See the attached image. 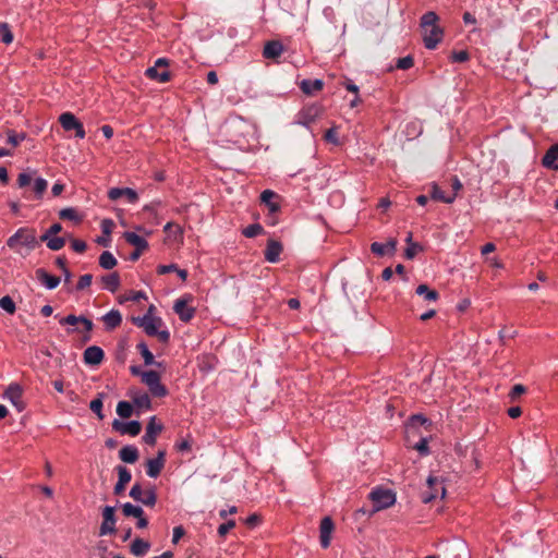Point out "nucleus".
Listing matches in <instances>:
<instances>
[{
	"instance_id": "f257e3e1",
	"label": "nucleus",
	"mask_w": 558,
	"mask_h": 558,
	"mask_svg": "<svg viewBox=\"0 0 558 558\" xmlns=\"http://www.w3.org/2000/svg\"><path fill=\"white\" fill-rule=\"evenodd\" d=\"M37 245L38 241L36 238V230L33 228H20L7 240V246L15 252H19L20 246H24L28 251H33Z\"/></svg>"
},
{
	"instance_id": "f03ea898",
	"label": "nucleus",
	"mask_w": 558,
	"mask_h": 558,
	"mask_svg": "<svg viewBox=\"0 0 558 558\" xmlns=\"http://www.w3.org/2000/svg\"><path fill=\"white\" fill-rule=\"evenodd\" d=\"M142 383H144L153 397L163 398L168 395L167 387L160 381V374L156 371H146L142 374Z\"/></svg>"
},
{
	"instance_id": "7ed1b4c3",
	"label": "nucleus",
	"mask_w": 558,
	"mask_h": 558,
	"mask_svg": "<svg viewBox=\"0 0 558 558\" xmlns=\"http://www.w3.org/2000/svg\"><path fill=\"white\" fill-rule=\"evenodd\" d=\"M193 301V296L189 293L182 295L175 300L173 305L174 313L179 316L183 323H189L195 316L196 310L193 306H189V303Z\"/></svg>"
},
{
	"instance_id": "20e7f679",
	"label": "nucleus",
	"mask_w": 558,
	"mask_h": 558,
	"mask_svg": "<svg viewBox=\"0 0 558 558\" xmlns=\"http://www.w3.org/2000/svg\"><path fill=\"white\" fill-rule=\"evenodd\" d=\"M153 308L154 306L151 305L148 310V313L144 316L132 317V323L137 327H142L144 331L150 337H154L156 333H158V327L162 324L160 317H151L149 315Z\"/></svg>"
},
{
	"instance_id": "39448f33",
	"label": "nucleus",
	"mask_w": 558,
	"mask_h": 558,
	"mask_svg": "<svg viewBox=\"0 0 558 558\" xmlns=\"http://www.w3.org/2000/svg\"><path fill=\"white\" fill-rule=\"evenodd\" d=\"M376 510L386 509L392 506L396 501V495L390 489L376 488L369 494Z\"/></svg>"
},
{
	"instance_id": "423d86ee",
	"label": "nucleus",
	"mask_w": 558,
	"mask_h": 558,
	"mask_svg": "<svg viewBox=\"0 0 558 558\" xmlns=\"http://www.w3.org/2000/svg\"><path fill=\"white\" fill-rule=\"evenodd\" d=\"M59 122L64 131H75L77 138L85 137L86 133L83 123L72 112H63L60 114Z\"/></svg>"
},
{
	"instance_id": "0eeeda50",
	"label": "nucleus",
	"mask_w": 558,
	"mask_h": 558,
	"mask_svg": "<svg viewBox=\"0 0 558 558\" xmlns=\"http://www.w3.org/2000/svg\"><path fill=\"white\" fill-rule=\"evenodd\" d=\"M114 511H116V509L112 506L104 507L102 512H101L102 522L99 527L100 536L111 535L117 532V529H116L117 518H116Z\"/></svg>"
},
{
	"instance_id": "6e6552de",
	"label": "nucleus",
	"mask_w": 558,
	"mask_h": 558,
	"mask_svg": "<svg viewBox=\"0 0 558 558\" xmlns=\"http://www.w3.org/2000/svg\"><path fill=\"white\" fill-rule=\"evenodd\" d=\"M4 397L11 401L17 412L25 410V402L23 401V388L17 383H12L4 391Z\"/></svg>"
},
{
	"instance_id": "1a4fd4ad",
	"label": "nucleus",
	"mask_w": 558,
	"mask_h": 558,
	"mask_svg": "<svg viewBox=\"0 0 558 558\" xmlns=\"http://www.w3.org/2000/svg\"><path fill=\"white\" fill-rule=\"evenodd\" d=\"M166 463V451L159 450L157 452L156 458L148 459L146 461V474L151 477L156 478L161 473L162 469L165 468Z\"/></svg>"
},
{
	"instance_id": "9d476101",
	"label": "nucleus",
	"mask_w": 558,
	"mask_h": 558,
	"mask_svg": "<svg viewBox=\"0 0 558 558\" xmlns=\"http://www.w3.org/2000/svg\"><path fill=\"white\" fill-rule=\"evenodd\" d=\"M112 428L121 435H130L135 437L141 433L142 424L138 421L122 422L116 418L112 422Z\"/></svg>"
},
{
	"instance_id": "9b49d317",
	"label": "nucleus",
	"mask_w": 558,
	"mask_h": 558,
	"mask_svg": "<svg viewBox=\"0 0 558 558\" xmlns=\"http://www.w3.org/2000/svg\"><path fill=\"white\" fill-rule=\"evenodd\" d=\"M427 485H428V492H425L423 494V501L425 504H428V502L433 501L434 499H436L438 494H440L441 498L445 496L446 489L442 486L441 481H439L437 477L429 476L427 478Z\"/></svg>"
},
{
	"instance_id": "f8f14e48",
	"label": "nucleus",
	"mask_w": 558,
	"mask_h": 558,
	"mask_svg": "<svg viewBox=\"0 0 558 558\" xmlns=\"http://www.w3.org/2000/svg\"><path fill=\"white\" fill-rule=\"evenodd\" d=\"M423 41L425 48L433 50L442 40L444 32L439 26L423 28Z\"/></svg>"
},
{
	"instance_id": "ddd939ff",
	"label": "nucleus",
	"mask_w": 558,
	"mask_h": 558,
	"mask_svg": "<svg viewBox=\"0 0 558 558\" xmlns=\"http://www.w3.org/2000/svg\"><path fill=\"white\" fill-rule=\"evenodd\" d=\"M333 530L335 524L332 519L330 517H324L319 525V543L324 549L330 546Z\"/></svg>"
},
{
	"instance_id": "4468645a",
	"label": "nucleus",
	"mask_w": 558,
	"mask_h": 558,
	"mask_svg": "<svg viewBox=\"0 0 558 558\" xmlns=\"http://www.w3.org/2000/svg\"><path fill=\"white\" fill-rule=\"evenodd\" d=\"M105 359L104 350L98 345H90L83 353V361L86 365L96 366Z\"/></svg>"
},
{
	"instance_id": "2eb2a0df",
	"label": "nucleus",
	"mask_w": 558,
	"mask_h": 558,
	"mask_svg": "<svg viewBox=\"0 0 558 558\" xmlns=\"http://www.w3.org/2000/svg\"><path fill=\"white\" fill-rule=\"evenodd\" d=\"M163 429L162 424L156 422V416H151L146 426V432L143 436V441L148 446H154L157 440V435Z\"/></svg>"
},
{
	"instance_id": "dca6fc26",
	"label": "nucleus",
	"mask_w": 558,
	"mask_h": 558,
	"mask_svg": "<svg viewBox=\"0 0 558 558\" xmlns=\"http://www.w3.org/2000/svg\"><path fill=\"white\" fill-rule=\"evenodd\" d=\"M108 197L111 201H117L120 197H126L129 203H136L138 201L137 192L131 187H112L108 192Z\"/></svg>"
},
{
	"instance_id": "f3484780",
	"label": "nucleus",
	"mask_w": 558,
	"mask_h": 558,
	"mask_svg": "<svg viewBox=\"0 0 558 558\" xmlns=\"http://www.w3.org/2000/svg\"><path fill=\"white\" fill-rule=\"evenodd\" d=\"M397 240L391 238L387 243L373 242L371 244V252L377 256L392 255L397 248Z\"/></svg>"
},
{
	"instance_id": "a211bd4d",
	"label": "nucleus",
	"mask_w": 558,
	"mask_h": 558,
	"mask_svg": "<svg viewBox=\"0 0 558 558\" xmlns=\"http://www.w3.org/2000/svg\"><path fill=\"white\" fill-rule=\"evenodd\" d=\"M35 275L36 279L49 290L56 289L60 283L59 277L50 275L44 268L36 269Z\"/></svg>"
},
{
	"instance_id": "6ab92c4d",
	"label": "nucleus",
	"mask_w": 558,
	"mask_h": 558,
	"mask_svg": "<svg viewBox=\"0 0 558 558\" xmlns=\"http://www.w3.org/2000/svg\"><path fill=\"white\" fill-rule=\"evenodd\" d=\"M129 397H131L132 403L137 409L151 410V400H150L148 393H146L144 391L135 390V391H130Z\"/></svg>"
},
{
	"instance_id": "aec40b11",
	"label": "nucleus",
	"mask_w": 558,
	"mask_h": 558,
	"mask_svg": "<svg viewBox=\"0 0 558 558\" xmlns=\"http://www.w3.org/2000/svg\"><path fill=\"white\" fill-rule=\"evenodd\" d=\"M281 252L282 244L279 241L269 240L264 252L265 259L269 263H277L280 258Z\"/></svg>"
},
{
	"instance_id": "412c9836",
	"label": "nucleus",
	"mask_w": 558,
	"mask_h": 558,
	"mask_svg": "<svg viewBox=\"0 0 558 558\" xmlns=\"http://www.w3.org/2000/svg\"><path fill=\"white\" fill-rule=\"evenodd\" d=\"M284 47L279 40L267 41L263 49V57L265 59H277L283 52Z\"/></svg>"
},
{
	"instance_id": "4be33fe9",
	"label": "nucleus",
	"mask_w": 558,
	"mask_h": 558,
	"mask_svg": "<svg viewBox=\"0 0 558 558\" xmlns=\"http://www.w3.org/2000/svg\"><path fill=\"white\" fill-rule=\"evenodd\" d=\"M542 165L550 170H558V143L548 148L542 158Z\"/></svg>"
},
{
	"instance_id": "5701e85b",
	"label": "nucleus",
	"mask_w": 558,
	"mask_h": 558,
	"mask_svg": "<svg viewBox=\"0 0 558 558\" xmlns=\"http://www.w3.org/2000/svg\"><path fill=\"white\" fill-rule=\"evenodd\" d=\"M279 195L271 190H265L260 194V201L265 204L271 214H277L280 210V205L277 201Z\"/></svg>"
},
{
	"instance_id": "b1692460",
	"label": "nucleus",
	"mask_w": 558,
	"mask_h": 558,
	"mask_svg": "<svg viewBox=\"0 0 558 558\" xmlns=\"http://www.w3.org/2000/svg\"><path fill=\"white\" fill-rule=\"evenodd\" d=\"M106 330H113L122 323V315L118 310H111L101 317Z\"/></svg>"
},
{
	"instance_id": "393cba45",
	"label": "nucleus",
	"mask_w": 558,
	"mask_h": 558,
	"mask_svg": "<svg viewBox=\"0 0 558 558\" xmlns=\"http://www.w3.org/2000/svg\"><path fill=\"white\" fill-rule=\"evenodd\" d=\"M123 238L129 244L133 245L136 251L144 252L148 248V242L146 239L135 232L126 231L124 232Z\"/></svg>"
},
{
	"instance_id": "a878e982",
	"label": "nucleus",
	"mask_w": 558,
	"mask_h": 558,
	"mask_svg": "<svg viewBox=\"0 0 558 558\" xmlns=\"http://www.w3.org/2000/svg\"><path fill=\"white\" fill-rule=\"evenodd\" d=\"M119 458L125 463L133 464L140 458L138 449L133 445H126L120 449Z\"/></svg>"
},
{
	"instance_id": "bb28decb",
	"label": "nucleus",
	"mask_w": 558,
	"mask_h": 558,
	"mask_svg": "<svg viewBox=\"0 0 558 558\" xmlns=\"http://www.w3.org/2000/svg\"><path fill=\"white\" fill-rule=\"evenodd\" d=\"M324 87L323 80L315 78V80H303L300 83V89L308 96H312L316 94L317 92L322 90Z\"/></svg>"
},
{
	"instance_id": "cd10ccee",
	"label": "nucleus",
	"mask_w": 558,
	"mask_h": 558,
	"mask_svg": "<svg viewBox=\"0 0 558 558\" xmlns=\"http://www.w3.org/2000/svg\"><path fill=\"white\" fill-rule=\"evenodd\" d=\"M101 282L104 289L114 293L121 284L120 275L117 271L105 275L101 277Z\"/></svg>"
},
{
	"instance_id": "c85d7f7f",
	"label": "nucleus",
	"mask_w": 558,
	"mask_h": 558,
	"mask_svg": "<svg viewBox=\"0 0 558 558\" xmlns=\"http://www.w3.org/2000/svg\"><path fill=\"white\" fill-rule=\"evenodd\" d=\"M456 192L451 195H447L437 184H433L429 197L434 201L442 202L445 204H451L456 199Z\"/></svg>"
},
{
	"instance_id": "c756f323",
	"label": "nucleus",
	"mask_w": 558,
	"mask_h": 558,
	"mask_svg": "<svg viewBox=\"0 0 558 558\" xmlns=\"http://www.w3.org/2000/svg\"><path fill=\"white\" fill-rule=\"evenodd\" d=\"M145 74L150 80H155L160 83H166V82L170 81V77H171L170 72L168 70L159 71L158 68H156V66L148 68L146 70Z\"/></svg>"
},
{
	"instance_id": "7c9ffc66",
	"label": "nucleus",
	"mask_w": 558,
	"mask_h": 558,
	"mask_svg": "<svg viewBox=\"0 0 558 558\" xmlns=\"http://www.w3.org/2000/svg\"><path fill=\"white\" fill-rule=\"evenodd\" d=\"M149 548L150 544L142 538H135L130 546L131 553L136 557L144 556Z\"/></svg>"
},
{
	"instance_id": "2f4dec72",
	"label": "nucleus",
	"mask_w": 558,
	"mask_h": 558,
	"mask_svg": "<svg viewBox=\"0 0 558 558\" xmlns=\"http://www.w3.org/2000/svg\"><path fill=\"white\" fill-rule=\"evenodd\" d=\"M40 240L43 242H46L47 247L50 248L51 251H59L65 244L64 238H61V236L43 234L40 236Z\"/></svg>"
},
{
	"instance_id": "473e14b6",
	"label": "nucleus",
	"mask_w": 558,
	"mask_h": 558,
	"mask_svg": "<svg viewBox=\"0 0 558 558\" xmlns=\"http://www.w3.org/2000/svg\"><path fill=\"white\" fill-rule=\"evenodd\" d=\"M136 349L138 350L142 357L144 359V364L146 366H149V365L161 366V363L155 361L153 353L149 351V349L145 342L137 343Z\"/></svg>"
},
{
	"instance_id": "72a5a7b5",
	"label": "nucleus",
	"mask_w": 558,
	"mask_h": 558,
	"mask_svg": "<svg viewBox=\"0 0 558 558\" xmlns=\"http://www.w3.org/2000/svg\"><path fill=\"white\" fill-rule=\"evenodd\" d=\"M118 264L117 258L112 255L111 252L105 251L99 256V266L106 270H110L114 268Z\"/></svg>"
},
{
	"instance_id": "f704fd0d",
	"label": "nucleus",
	"mask_w": 558,
	"mask_h": 558,
	"mask_svg": "<svg viewBox=\"0 0 558 558\" xmlns=\"http://www.w3.org/2000/svg\"><path fill=\"white\" fill-rule=\"evenodd\" d=\"M416 294L424 296L426 301H437L439 293L436 290L430 289L427 284H420L416 290Z\"/></svg>"
},
{
	"instance_id": "c9c22d12",
	"label": "nucleus",
	"mask_w": 558,
	"mask_h": 558,
	"mask_svg": "<svg viewBox=\"0 0 558 558\" xmlns=\"http://www.w3.org/2000/svg\"><path fill=\"white\" fill-rule=\"evenodd\" d=\"M437 21H438V15L433 11H428V12L424 13L421 17V27L423 29V28H429L433 26H438L436 24Z\"/></svg>"
},
{
	"instance_id": "e433bc0d",
	"label": "nucleus",
	"mask_w": 558,
	"mask_h": 558,
	"mask_svg": "<svg viewBox=\"0 0 558 558\" xmlns=\"http://www.w3.org/2000/svg\"><path fill=\"white\" fill-rule=\"evenodd\" d=\"M105 397V393L100 392L97 395V398L92 400L89 404V409L98 416L99 420L104 418L102 413V399Z\"/></svg>"
},
{
	"instance_id": "4c0bfd02",
	"label": "nucleus",
	"mask_w": 558,
	"mask_h": 558,
	"mask_svg": "<svg viewBox=\"0 0 558 558\" xmlns=\"http://www.w3.org/2000/svg\"><path fill=\"white\" fill-rule=\"evenodd\" d=\"M117 413L122 418H129L133 414V403L120 401L117 405Z\"/></svg>"
},
{
	"instance_id": "58836bf2",
	"label": "nucleus",
	"mask_w": 558,
	"mask_h": 558,
	"mask_svg": "<svg viewBox=\"0 0 558 558\" xmlns=\"http://www.w3.org/2000/svg\"><path fill=\"white\" fill-rule=\"evenodd\" d=\"M122 512L125 517H141L144 514V511L141 507L134 506L131 502H125L122 506Z\"/></svg>"
},
{
	"instance_id": "ea45409f",
	"label": "nucleus",
	"mask_w": 558,
	"mask_h": 558,
	"mask_svg": "<svg viewBox=\"0 0 558 558\" xmlns=\"http://www.w3.org/2000/svg\"><path fill=\"white\" fill-rule=\"evenodd\" d=\"M47 186H48V182H47L46 179L37 178L35 180L33 190H34V193H35V197L37 199H40L43 197L44 193L47 190Z\"/></svg>"
},
{
	"instance_id": "a19ab883",
	"label": "nucleus",
	"mask_w": 558,
	"mask_h": 558,
	"mask_svg": "<svg viewBox=\"0 0 558 558\" xmlns=\"http://www.w3.org/2000/svg\"><path fill=\"white\" fill-rule=\"evenodd\" d=\"M7 135V142L11 144L13 147L19 146L20 143L26 138L25 133H16L14 130H8Z\"/></svg>"
},
{
	"instance_id": "79ce46f5",
	"label": "nucleus",
	"mask_w": 558,
	"mask_h": 558,
	"mask_svg": "<svg viewBox=\"0 0 558 558\" xmlns=\"http://www.w3.org/2000/svg\"><path fill=\"white\" fill-rule=\"evenodd\" d=\"M264 232L263 227L259 223L248 225L243 229L242 234L246 238H255Z\"/></svg>"
},
{
	"instance_id": "37998d69",
	"label": "nucleus",
	"mask_w": 558,
	"mask_h": 558,
	"mask_svg": "<svg viewBox=\"0 0 558 558\" xmlns=\"http://www.w3.org/2000/svg\"><path fill=\"white\" fill-rule=\"evenodd\" d=\"M140 502H142L143 505H145L147 507H154L157 502V494H156L155 488H150V489L146 490L143 494L142 500H140Z\"/></svg>"
},
{
	"instance_id": "c03bdc74",
	"label": "nucleus",
	"mask_w": 558,
	"mask_h": 558,
	"mask_svg": "<svg viewBox=\"0 0 558 558\" xmlns=\"http://www.w3.org/2000/svg\"><path fill=\"white\" fill-rule=\"evenodd\" d=\"M59 217L61 219H68L76 222L81 221V217L77 215L76 209L72 207L61 209L59 211Z\"/></svg>"
},
{
	"instance_id": "a18cd8bd",
	"label": "nucleus",
	"mask_w": 558,
	"mask_h": 558,
	"mask_svg": "<svg viewBox=\"0 0 558 558\" xmlns=\"http://www.w3.org/2000/svg\"><path fill=\"white\" fill-rule=\"evenodd\" d=\"M0 40L5 45L13 41V34L7 23L0 24Z\"/></svg>"
},
{
	"instance_id": "49530a36",
	"label": "nucleus",
	"mask_w": 558,
	"mask_h": 558,
	"mask_svg": "<svg viewBox=\"0 0 558 558\" xmlns=\"http://www.w3.org/2000/svg\"><path fill=\"white\" fill-rule=\"evenodd\" d=\"M116 471L118 473V481L121 484L126 485L131 481V478H132L131 472L125 466L117 465Z\"/></svg>"
},
{
	"instance_id": "de8ad7c7",
	"label": "nucleus",
	"mask_w": 558,
	"mask_h": 558,
	"mask_svg": "<svg viewBox=\"0 0 558 558\" xmlns=\"http://www.w3.org/2000/svg\"><path fill=\"white\" fill-rule=\"evenodd\" d=\"M0 307L9 314H14L16 310L14 301L9 295L0 299Z\"/></svg>"
},
{
	"instance_id": "09e8293b",
	"label": "nucleus",
	"mask_w": 558,
	"mask_h": 558,
	"mask_svg": "<svg viewBox=\"0 0 558 558\" xmlns=\"http://www.w3.org/2000/svg\"><path fill=\"white\" fill-rule=\"evenodd\" d=\"M414 65V59L412 56H405L403 58H399L396 63V68L399 70H409Z\"/></svg>"
},
{
	"instance_id": "8fccbe9b",
	"label": "nucleus",
	"mask_w": 558,
	"mask_h": 558,
	"mask_svg": "<svg viewBox=\"0 0 558 558\" xmlns=\"http://www.w3.org/2000/svg\"><path fill=\"white\" fill-rule=\"evenodd\" d=\"M423 247L417 244V243H410V245L407 246L405 251H404V256L408 258V259H413L417 252L418 251H422Z\"/></svg>"
},
{
	"instance_id": "3c124183",
	"label": "nucleus",
	"mask_w": 558,
	"mask_h": 558,
	"mask_svg": "<svg viewBox=\"0 0 558 558\" xmlns=\"http://www.w3.org/2000/svg\"><path fill=\"white\" fill-rule=\"evenodd\" d=\"M92 280L93 276L90 274L81 276L76 284V290L81 291L88 288L92 284Z\"/></svg>"
},
{
	"instance_id": "603ef678",
	"label": "nucleus",
	"mask_w": 558,
	"mask_h": 558,
	"mask_svg": "<svg viewBox=\"0 0 558 558\" xmlns=\"http://www.w3.org/2000/svg\"><path fill=\"white\" fill-rule=\"evenodd\" d=\"M80 324H82V325H83L84 330H85L87 333H90V331H92V330H93V328H94V323H93L89 318H87V317H85V316H83V315L81 316ZM89 340H90V335H87V336H85V337H84V341H89Z\"/></svg>"
},
{
	"instance_id": "864d4df0",
	"label": "nucleus",
	"mask_w": 558,
	"mask_h": 558,
	"mask_svg": "<svg viewBox=\"0 0 558 558\" xmlns=\"http://www.w3.org/2000/svg\"><path fill=\"white\" fill-rule=\"evenodd\" d=\"M451 61L453 62H465L470 59V54L466 50L453 51L451 53Z\"/></svg>"
},
{
	"instance_id": "5fc2aeb1",
	"label": "nucleus",
	"mask_w": 558,
	"mask_h": 558,
	"mask_svg": "<svg viewBox=\"0 0 558 558\" xmlns=\"http://www.w3.org/2000/svg\"><path fill=\"white\" fill-rule=\"evenodd\" d=\"M324 138L335 145H339L338 132L336 128H330L325 132Z\"/></svg>"
},
{
	"instance_id": "6e6d98bb",
	"label": "nucleus",
	"mask_w": 558,
	"mask_h": 558,
	"mask_svg": "<svg viewBox=\"0 0 558 558\" xmlns=\"http://www.w3.org/2000/svg\"><path fill=\"white\" fill-rule=\"evenodd\" d=\"M235 526L234 520H229L218 526V534L221 537H225L230 530H232Z\"/></svg>"
},
{
	"instance_id": "4d7b16f0",
	"label": "nucleus",
	"mask_w": 558,
	"mask_h": 558,
	"mask_svg": "<svg viewBox=\"0 0 558 558\" xmlns=\"http://www.w3.org/2000/svg\"><path fill=\"white\" fill-rule=\"evenodd\" d=\"M143 494L144 492L140 483H135L130 490V497L136 501L142 500Z\"/></svg>"
},
{
	"instance_id": "13d9d810",
	"label": "nucleus",
	"mask_w": 558,
	"mask_h": 558,
	"mask_svg": "<svg viewBox=\"0 0 558 558\" xmlns=\"http://www.w3.org/2000/svg\"><path fill=\"white\" fill-rule=\"evenodd\" d=\"M414 449H416L421 456H427L429 453V448L426 438H421L417 444H415Z\"/></svg>"
},
{
	"instance_id": "bf43d9fd",
	"label": "nucleus",
	"mask_w": 558,
	"mask_h": 558,
	"mask_svg": "<svg viewBox=\"0 0 558 558\" xmlns=\"http://www.w3.org/2000/svg\"><path fill=\"white\" fill-rule=\"evenodd\" d=\"M525 391H526V388L523 385L517 384L512 387V389L509 393V397L513 401L517 398H519L521 395H523Z\"/></svg>"
},
{
	"instance_id": "052dcab7",
	"label": "nucleus",
	"mask_w": 558,
	"mask_h": 558,
	"mask_svg": "<svg viewBox=\"0 0 558 558\" xmlns=\"http://www.w3.org/2000/svg\"><path fill=\"white\" fill-rule=\"evenodd\" d=\"M81 320V316H75L73 314H70L65 317H62L59 319V323L60 325H71V326H75L76 324H78Z\"/></svg>"
},
{
	"instance_id": "680f3d73",
	"label": "nucleus",
	"mask_w": 558,
	"mask_h": 558,
	"mask_svg": "<svg viewBox=\"0 0 558 558\" xmlns=\"http://www.w3.org/2000/svg\"><path fill=\"white\" fill-rule=\"evenodd\" d=\"M32 182V175L26 172H22L17 177V185L20 187H25Z\"/></svg>"
},
{
	"instance_id": "e2e57ef3",
	"label": "nucleus",
	"mask_w": 558,
	"mask_h": 558,
	"mask_svg": "<svg viewBox=\"0 0 558 558\" xmlns=\"http://www.w3.org/2000/svg\"><path fill=\"white\" fill-rule=\"evenodd\" d=\"M71 246L76 253H84L87 248L86 243L83 240L77 239L72 240Z\"/></svg>"
},
{
	"instance_id": "0e129e2a",
	"label": "nucleus",
	"mask_w": 558,
	"mask_h": 558,
	"mask_svg": "<svg viewBox=\"0 0 558 558\" xmlns=\"http://www.w3.org/2000/svg\"><path fill=\"white\" fill-rule=\"evenodd\" d=\"M178 270V266L175 264H169V265H159L157 267V272L159 275H165L169 272H175Z\"/></svg>"
},
{
	"instance_id": "69168bd1",
	"label": "nucleus",
	"mask_w": 558,
	"mask_h": 558,
	"mask_svg": "<svg viewBox=\"0 0 558 558\" xmlns=\"http://www.w3.org/2000/svg\"><path fill=\"white\" fill-rule=\"evenodd\" d=\"M114 223L111 219H104L101 221V230L105 235H110Z\"/></svg>"
},
{
	"instance_id": "338daca9",
	"label": "nucleus",
	"mask_w": 558,
	"mask_h": 558,
	"mask_svg": "<svg viewBox=\"0 0 558 558\" xmlns=\"http://www.w3.org/2000/svg\"><path fill=\"white\" fill-rule=\"evenodd\" d=\"M175 448L178 451L180 452H184V451H191L192 449V442L189 440V439H183L181 441H178L175 444Z\"/></svg>"
},
{
	"instance_id": "774afa93",
	"label": "nucleus",
	"mask_w": 558,
	"mask_h": 558,
	"mask_svg": "<svg viewBox=\"0 0 558 558\" xmlns=\"http://www.w3.org/2000/svg\"><path fill=\"white\" fill-rule=\"evenodd\" d=\"M185 534V530L182 525L173 529L172 543L178 544L180 538Z\"/></svg>"
}]
</instances>
